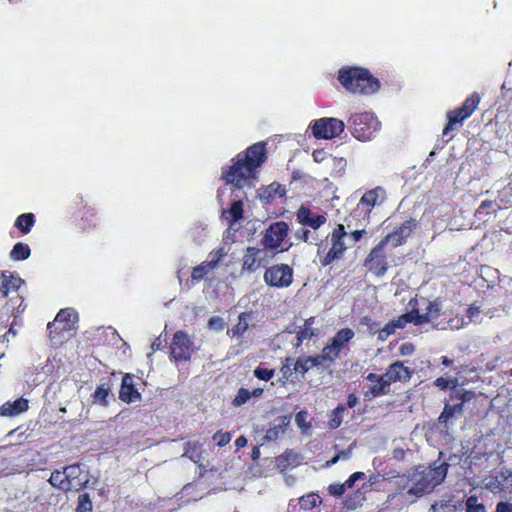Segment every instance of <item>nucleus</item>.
Instances as JSON below:
<instances>
[{"label": "nucleus", "mask_w": 512, "mask_h": 512, "mask_svg": "<svg viewBox=\"0 0 512 512\" xmlns=\"http://www.w3.org/2000/svg\"><path fill=\"white\" fill-rule=\"evenodd\" d=\"M479 102L480 97L478 94L474 93L464 101L461 107L448 112V123L443 130V135H448V133L454 129V125L456 123H461L470 117L477 108Z\"/></svg>", "instance_id": "obj_6"}, {"label": "nucleus", "mask_w": 512, "mask_h": 512, "mask_svg": "<svg viewBox=\"0 0 512 512\" xmlns=\"http://www.w3.org/2000/svg\"><path fill=\"white\" fill-rule=\"evenodd\" d=\"M346 164L347 161L344 158L329 155L325 166L331 170L332 175H341L345 170Z\"/></svg>", "instance_id": "obj_25"}, {"label": "nucleus", "mask_w": 512, "mask_h": 512, "mask_svg": "<svg viewBox=\"0 0 512 512\" xmlns=\"http://www.w3.org/2000/svg\"><path fill=\"white\" fill-rule=\"evenodd\" d=\"M448 464L443 462L434 466H418L410 471V487L407 494L422 497L434 490L446 478Z\"/></svg>", "instance_id": "obj_2"}, {"label": "nucleus", "mask_w": 512, "mask_h": 512, "mask_svg": "<svg viewBox=\"0 0 512 512\" xmlns=\"http://www.w3.org/2000/svg\"><path fill=\"white\" fill-rule=\"evenodd\" d=\"M389 390L387 389L384 384H382L380 381L373 383V385L370 387L369 391L366 393V397H369V394L371 397H377L379 395L387 394Z\"/></svg>", "instance_id": "obj_43"}, {"label": "nucleus", "mask_w": 512, "mask_h": 512, "mask_svg": "<svg viewBox=\"0 0 512 512\" xmlns=\"http://www.w3.org/2000/svg\"><path fill=\"white\" fill-rule=\"evenodd\" d=\"M293 279V270L286 264L274 265L264 274V281L272 287L285 288L290 286Z\"/></svg>", "instance_id": "obj_8"}, {"label": "nucleus", "mask_w": 512, "mask_h": 512, "mask_svg": "<svg viewBox=\"0 0 512 512\" xmlns=\"http://www.w3.org/2000/svg\"><path fill=\"white\" fill-rule=\"evenodd\" d=\"M315 335V331L311 328V327H304L303 329H301L296 338H297V343L296 345L299 346L304 340L306 339H310L312 336Z\"/></svg>", "instance_id": "obj_47"}, {"label": "nucleus", "mask_w": 512, "mask_h": 512, "mask_svg": "<svg viewBox=\"0 0 512 512\" xmlns=\"http://www.w3.org/2000/svg\"><path fill=\"white\" fill-rule=\"evenodd\" d=\"M22 283L23 280L19 277H6L5 275H3V281L0 286V292L3 294V296H7L10 290H17Z\"/></svg>", "instance_id": "obj_26"}, {"label": "nucleus", "mask_w": 512, "mask_h": 512, "mask_svg": "<svg viewBox=\"0 0 512 512\" xmlns=\"http://www.w3.org/2000/svg\"><path fill=\"white\" fill-rule=\"evenodd\" d=\"M34 224V215L32 213L21 214L15 222V226L23 233H28Z\"/></svg>", "instance_id": "obj_31"}, {"label": "nucleus", "mask_w": 512, "mask_h": 512, "mask_svg": "<svg viewBox=\"0 0 512 512\" xmlns=\"http://www.w3.org/2000/svg\"><path fill=\"white\" fill-rule=\"evenodd\" d=\"M294 366V372L300 373L304 375L306 372H308L310 369L316 367L317 369H321V366L318 363V360L315 357H306V358H299L296 362L293 364Z\"/></svg>", "instance_id": "obj_23"}, {"label": "nucleus", "mask_w": 512, "mask_h": 512, "mask_svg": "<svg viewBox=\"0 0 512 512\" xmlns=\"http://www.w3.org/2000/svg\"><path fill=\"white\" fill-rule=\"evenodd\" d=\"M348 124L353 135L361 140H370L373 133L379 129L380 123L372 113H355L351 115Z\"/></svg>", "instance_id": "obj_5"}, {"label": "nucleus", "mask_w": 512, "mask_h": 512, "mask_svg": "<svg viewBox=\"0 0 512 512\" xmlns=\"http://www.w3.org/2000/svg\"><path fill=\"white\" fill-rule=\"evenodd\" d=\"M494 202L493 201H490V200H484L480 206L478 207V209L476 210V216H478L479 218L483 215V214H488L489 212L487 211L489 208H491L493 206Z\"/></svg>", "instance_id": "obj_55"}, {"label": "nucleus", "mask_w": 512, "mask_h": 512, "mask_svg": "<svg viewBox=\"0 0 512 512\" xmlns=\"http://www.w3.org/2000/svg\"><path fill=\"white\" fill-rule=\"evenodd\" d=\"M119 397L126 403H131L141 399V394L135 388L134 376L131 374L124 375L122 379L121 388L119 391Z\"/></svg>", "instance_id": "obj_15"}, {"label": "nucleus", "mask_w": 512, "mask_h": 512, "mask_svg": "<svg viewBox=\"0 0 512 512\" xmlns=\"http://www.w3.org/2000/svg\"><path fill=\"white\" fill-rule=\"evenodd\" d=\"M345 412L344 407H337L334 410V417L329 421V426L332 429L338 428L342 423L341 414Z\"/></svg>", "instance_id": "obj_48"}, {"label": "nucleus", "mask_w": 512, "mask_h": 512, "mask_svg": "<svg viewBox=\"0 0 512 512\" xmlns=\"http://www.w3.org/2000/svg\"><path fill=\"white\" fill-rule=\"evenodd\" d=\"M296 238L307 243H314L317 240L316 233L302 227L295 233Z\"/></svg>", "instance_id": "obj_42"}, {"label": "nucleus", "mask_w": 512, "mask_h": 512, "mask_svg": "<svg viewBox=\"0 0 512 512\" xmlns=\"http://www.w3.org/2000/svg\"><path fill=\"white\" fill-rule=\"evenodd\" d=\"M364 477L365 474L363 472H355L345 481V485L347 486V488H351L353 487L357 480L362 479Z\"/></svg>", "instance_id": "obj_57"}, {"label": "nucleus", "mask_w": 512, "mask_h": 512, "mask_svg": "<svg viewBox=\"0 0 512 512\" xmlns=\"http://www.w3.org/2000/svg\"><path fill=\"white\" fill-rule=\"evenodd\" d=\"M288 230V224L283 221L272 223L263 236L264 247L270 250L277 249L287 236Z\"/></svg>", "instance_id": "obj_11"}, {"label": "nucleus", "mask_w": 512, "mask_h": 512, "mask_svg": "<svg viewBox=\"0 0 512 512\" xmlns=\"http://www.w3.org/2000/svg\"><path fill=\"white\" fill-rule=\"evenodd\" d=\"M301 460L300 454L294 450H286L281 455V461H286L289 465H297Z\"/></svg>", "instance_id": "obj_44"}, {"label": "nucleus", "mask_w": 512, "mask_h": 512, "mask_svg": "<svg viewBox=\"0 0 512 512\" xmlns=\"http://www.w3.org/2000/svg\"><path fill=\"white\" fill-rule=\"evenodd\" d=\"M347 236L348 232L346 231L345 226L343 224H339L331 235L332 246L321 260V264L323 266L330 265L334 260L339 259L342 256L343 252L347 248V244L343 239Z\"/></svg>", "instance_id": "obj_9"}, {"label": "nucleus", "mask_w": 512, "mask_h": 512, "mask_svg": "<svg viewBox=\"0 0 512 512\" xmlns=\"http://www.w3.org/2000/svg\"><path fill=\"white\" fill-rule=\"evenodd\" d=\"M367 223H368V220H366L364 222L363 218H356L353 221L352 228H348L347 224L344 225L345 229L347 228L349 230L347 237H349V239L351 241V243H350L351 245L356 243L357 241H359L362 238V236L364 234H366L365 227H366Z\"/></svg>", "instance_id": "obj_20"}, {"label": "nucleus", "mask_w": 512, "mask_h": 512, "mask_svg": "<svg viewBox=\"0 0 512 512\" xmlns=\"http://www.w3.org/2000/svg\"><path fill=\"white\" fill-rule=\"evenodd\" d=\"M297 219L304 226H309L313 229H318L325 223L326 218L323 215L312 216L310 209L301 206L297 212Z\"/></svg>", "instance_id": "obj_17"}, {"label": "nucleus", "mask_w": 512, "mask_h": 512, "mask_svg": "<svg viewBox=\"0 0 512 512\" xmlns=\"http://www.w3.org/2000/svg\"><path fill=\"white\" fill-rule=\"evenodd\" d=\"M320 503L319 497L315 494H309L300 498V505L303 509L309 510L318 506Z\"/></svg>", "instance_id": "obj_39"}, {"label": "nucleus", "mask_w": 512, "mask_h": 512, "mask_svg": "<svg viewBox=\"0 0 512 512\" xmlns=\"http://www.w3.org/2000/svg\"><path fill=\"white\" fill-rule=\"evenodd\" d=\"M279 433H280V427L270 428L266 431L264 438L269 441L276 440L279 436Z\"/></svg>", "instance_id": "obj_59"}, {"label": "nucleus", "mask_w": 512, "mask_h": 512, "mask_svg": "<svg viewBox=\"0 0 512 512\" xmlns=\"http://www.w3.org/2000/svg\"><path fill=\"white\" fill-rule=\"evenodd\" d=\"M208 326L215 331H222L224 329V320L219 316H213L209 319Z\"/></svg>", "instance_id": "obj_50"}, {"label": "nucleus", "mask_w": 512, "mask_h": 512, "mask_svg": "<svg viewBox=\"0 0 512 512\" xmlns=\"http://www.w3.org/2000/svg\"><path fill=\"white\" fill-rule=\"evenodd\" d=\"M386 198V192L382 187H376L367 191L361 197L357 207L345 218L348 228H352L353 221L356 218H363V221L369 219L370 212L374 206L380 205Z\"/></svg>", "instance_id": "obj_4"}, {"label": "nucleus", "mask_w": 512, "mask_h": 512, "mask_svg": "<svg viewBox=\"0 0 512 512\" xmlns=\"http://www.w3.org/2000/svg\"><path fill=\"white\" fill-rule=\"evenodd\" d=\"M183 457H188L194 463L202 459L201 444L198 441H189L185 444Z\"/></svg>", "instance_id": "obj_24"}, {"label": "nucleus", "mask_w": 512, "mask_h": 512, "mask_svg": "<svg viewBox=\"0 0 512 512\" xmlns=\"http://www.w3.org/2000/svg\"><path fill=\"white\" fill-rule=\"evenodd\" d=\"M503 487L504 485L498 475H490L484 479V488L493 493L502 490Z\"/></svg>", "instance_id": "obj_33"}, {"label": "nucleus", "mask_w": 512, "mask_h": 512, "mask_svg": "<svg viewBox=\"0 0 512 512\" xmlns=\"http://www.w3.org/2000/svg\"><path fill=\"white\" fill-rule=\"evenodd\" d=\"M454 397L461 400L462 403L469 402L475 397V393L467 390H456Z\"/></svg>", "instance_id": "obj_53"}, {"label": "nucleus", "mask_w": 512, "mask_h": 512, "mask_svg": "<svg viewBox=\"0 0 512 512\" xmlns=\"http://www.w3.org/2000/svg\"><path fill=\"white\" fill-rule=\"evenodd\" d=\"M389 376H392L394 381H407L410 379L412 371L403 365L402 362H394L389 367Z\"/></svg>", "instance_id": "obj_19"}, {"label": "nucleus", "mask_w": 512, "mask_h": 512, "mask_svg": "<svg viewBox=\"0 0 512 512\" xmlns=\"http://www.w3.org/2000/svg\"><path fill=\"white\" fill-rule=\"evenodd\" d=\"M213 439L217 441L219 447H223L231 441V434L229 432L218 431L214 434Z\"/></svg>", "instance_id": "obj_49"}, {"label": "nucleus", "mask_w": 512, "mask_h": 512, "mask_svg": "<svg viewBox=\"0 0 512 512\" xmlns=\"http://www.w3.org/2000/svg\"><path fill=\"white\" fill-rule=\"evenodd\" d=\"M93 504L90 499L89 494L83 493L78 497V505L76 508V512H90L92 510Z\"/></svg>", "instance_id": "obj_37"}, {"label": "nucleus", "mask_w": 512, "mask_h": 512, "mask_svg": "<svg viewBox=\"0 0 512 512\" xmlns=\"http://www.w3.org/2000/svg\"><path fill=\"white\" fill-rule=\"evenodd\" d=\"M294 364L293 360L291 358H286L285 362L283 363L281 367V373L283 375V378L286 380H289L292 378L294 372V368L292 369L291 366Z\"/></svg>", "instance_id": "obj_45"}, {"label": "nucleus", "mask_w": 512, "mask_h": 512, "mask_svg": "<svg viewBox=\"0 0 512 512\" xmlns=\"http://www.w3.org/2000/svg\"><path fill=\"white\" fill-rule=\"evenodd\" d=\"M405 317L408 318L409 322H413L416 325H422L426 323L425 321H422L423 314H420L416 309L406 313Z\"/></svg>", "instance_id": "obj_52"}, {"label": "nucleus", "mask_w": 512, "mask_h": 512, "mask_svg": "<svg viewBox=\"0 0 512 512\" xmlns=\"http://www.w3.org/2000/svg\"><path fill=\"white\" fill-rule=\"evenodd\" d=\"M30 248L27 244L22 242H18L14 245L13 249L10 252V257L15 260H25L30 256Z\"/></svg>", "instance_id": "obj_28"}, {"label": "nucleus", "mask_w": 512, "mask_h": 512, "mask_svg": "<svg viewBox=\"0 0 512 512\" xmlns=\"http://www.w3.org/2000/svg\"><path fill=\"white\" fill-rule=\"evenodd\" d=\"M338 80L350 93L372 94L380 88V82L368 70L359 67H346L339 71Z\"/></svg>", "instance_id": "obj_3"}, {"label": "nucleus", "mask_w": 512, "mask_h": 512, "mask_svg": "<svg viewBox=\"0 0 512 512\" xmlns=\"http://www.w3.org/2000/svg\"><path fill=\"white\" fill-rule=\"evenodd\" d=\"M464 502L454 495H444L435 501L428 512H463Z\"/></svg>", "instance_id": "obj_13"}, {"label": "nucleus", "mask_w": 512, "mask_h": 512, "mask_svg": "<svg viewBox=\"0 0 512 512\" xmlns=\"http://www.w3.org/2000/svg\"><path fill=\"white\" fill-rule=\"evenodd\" d=\"M401 355H410L414 351V346L411 343H404L399 348Z\"/></svg>", "instance_id": "obj_62"}, {"label": "nucleus", "mask_w": 512, "mask_h": 512, "mask_svg": "<svg viewBox=\"0 0 512 512\" xmlns=\"http://www.w3.org/2000/svg\"><path fill=\"white\" fill-rule=\"evenodd\" d=\"M63 471L66 476V480L70 481L71 483H74V480H76L81 474L79 464L66 466Z\"/></svg>", "instance_id": "obj_41"}, {"label": "nucleus", "mask_w": 512, "mask_h": 512, "mask_svg": "<svg viewBox=\"0 0 512 512\" xmlns=\"http://www.w3.org/2000/svg\"><path fill=\"white\" fill-rule=\"evenodd\" d=\"M274 370L258 367L254 370V375L261 380H270L273 377Z\"/></svg>", "instance_id": "obj_51"}, {"label": "nucleus", "mask_w": 512, "mask_h": 512, "mask_svg": "<svg viewBox=\"0 0 512 512\" xmlns=\"http://www.w3.org/2000/svg\"><path fill=\"white\" fill-rule=\"evenodd\" d=\"M496 512H512V504L508 502H499L496 506Z\"/></svg>", "instance_id": "obj_63"}, {"label": "nucleus", "mask_w": 512, "mask_h": 512, "mask_svg": "<svg viewBox=\"0 0 512 512\" xmlns=\"http://www.w3.org/2000/svg\"><path fill=\"white\" fill-rule=\"evenodd\" d=\"M354 447H355V443H352V444L349 445V447L347 449L338 452L337 456H338L339 460H348V459H350L351 454H352V450L354 449Z\"/></svg>", "instance_id": "obj_58"}, {"label": "nucleus", "mask_w": 512, "mask_h": 512, "mask_svg": "<svg viewBox=\"0 0 512 512\" xmlns=\"http://www.w3.org/2000/svg\"><path fill=\"white\" fill-rule=\"evenodd\" d=\"M49 483L52 486L57 487L65 492L73 490V488H74V483H71L70 481L66 480L64 471L61 472V471L55 470L54 472H52V474L49 478Z\"/></svg>", "instance_id": "obj_21"}, {"label": "nucleus", "mask_w": 512, "mask_h": 512, "mask_svg": "<svg viewBox=\"0 0 512 512\" xmlns=\"http://www.w3.org/2000/svg\"><path fill=\"white\" fill-rule=\"evenodd\" d=\"M396 485L401 489H409L410 487V472L407 475L398 476Z\"/></svg>", "instance_id": "obj_56"}, {"label": "nucleus", "mask_w": 512, "mask_h": 512, "mask_svg": "<svg viewBox=\"0 0 512 512\" xmlns=\"http://www.w3.org/2000/svg\"><path fill=\"white\" fill-rule=\"evenodd\" d=\"M386 243L381 240L369 253L365 260V266L374 275L380 277L385 274L388 268L384 247Z\"/></svg>", "instance_id": "obj_10"}, {"label": "nucleus", "mask_w": 512, "mask_h": 512, "mask_svg": "<svg viewBox=\"0 0 512 512\" xmlns=\"http://www.w3.org/2000/svg\"><path fill=\"white\" fill-rule=\"evenodd\" d=\"M354 336V332L349 329H341L335 337L331 340V342L338 347L340 350L341 348L347 343L349 340H351Z\"/></svg>", "instance_id": "obj_32"}, {"label": "nucleus", "mask_w": 512, "mask_h": 512, "mask_svg": "<svg viewBox=\"0 0 512 512\" xmlns=\"http://www.w3.org/2000/svg\"><path fill=\"white\" fill-rule=\"evenodd\" d=\"M265 160V146L259 142L249 147L246 153L238 155L236 161L222 172V178L237 189L250 187L255 180L256 169Z\"/></svg>", "instance_id": "obj_1"}, {"label": "nucleus", "mask_w": 512, "mask_h": 512, "mask_svg": "<svg viewBox=\"0 0 512 512\" xmlns=\"http://www.w3.org/2000/svg\"><path fill=\"white\" fill-rule=\"evenodd\" d=\"M340 349L336 347L332 342L325 346L322 350V354L315 356V358L318 360L319 365L321 366V369H324L326 367L325 363L332 362L334 359H336L339 355Z\"/></svg>", "instance_id": "obj_22"}, {"label": "nucleus", "mask_w": 512, "mask_h": 512, "mask_svg": "<svg viewBox=\"0 0 512 512\" xmlns=\"http://www.w3.org/2000/svg\"><path fill=\"white\" fill-rule=\"evenodd\" d=\"M229 214L233 222L240 220L243 216V203L241 200H236L232 203Z\"/></svg>", "instance_id": "obj_40"}, {"label": "nucleus", "mask_w": 512, "mask_h": 512, "mask_svg": "<svg viewBox=\"0 0 512 512\" xmlns=\"http://www.w3.org/2000/svg\"><path fill=\"white\" fill-rule=\"evenodd\" d=\"M465 507L466 512H486L485 506L478 502V498L476 496L468 497L465 503Z\"/></svg>", "instance_id": "obj_38"}, {"label": "nucleus", "mask_w": 512, "mask_h": 512, "mask_svg": "<svg viewBox=\"0 0 512 512\" xmlns=\"http://www.w3.org/2000/svg\"><path fill=\"white\" fill-rule=\"evenodd\" d=\"M192 341L189 336L178 331L174 334L171 343V355L176 361L188 360L191 357Z\"/></svg>", "instance_id": "obj_12"}, {"label": "nucleus", "mask_w": 512, "mask_h": 512, "mask_svg": "<svg viewBox=\"0 0 512 512\" xmlns=\"http://www.w3.org/2000/svg\"><path fill=\"white\" fill-rule=\"evenodd\" d=\"M78 315L73 309H62L56 315L54 321L48 324V330L52 332V327L62 324L61 330L68 331L77 322Z\"/></svg>", "instance_id": "obj_16"}, {"label": "nucleus", "mask_w": 512, "mask_h": 512, "mask_svg": "<svg viewBox=\"0 0 512 512\" xmlns=\"http://www.w3.org/2000/svg\"><path fill=\"white\" fill-rule=\"evenodd\" d=\"M379 381L384 384L388 390H390L391 383L395 382L394 379H392V376H389V369H387L385 374L380 375Z\"/></svg>", "instance_id": "obj_61"}, {"label": "nucleus", "mask_w": 512, "mask_h": 512, "mask_svg": "<svg viewBox=\"0 0 512 512\" xmlns=\"http://www.w3.org/2000/svg\"><path fill=\"white\" fill-rule=\"evenodd\" d=\"M416 227V220L410 219L401 224L397 230L388 234L382 241L383 243H392L393 247L402 245Z\"/></svg>", "instance_id": "obj_14"}, {"label": "nucleus", "mask_w": 512, "mask_h": 512, "mask_svg": "<svg viewBox=\"0 0 512 512\" xmlns=\"http://www.w3.org/2000/svg\"><path fill=\"white\" fill-rule=\"evenodd\" d=\"M251 397V392H249L247 389L240 388L236 397L233 400V404L235 406H240L244 404L248 399Z\"/></svg>", "instance_id": "obj_46"}, {"label": "nucleus", "mask_w": 512, "mask_h": 512, "mask_svg": "<svg viewBox=\"0 0 512 512\" xmlns=\"http://www.w3.org/2000/svg\"><path fill=\"white\" fill-rule=\"evenodd\" d=\"M249 319H250V314H248V313H241L239 315L238 323L233 328V334L234 335H243L244 332L249 327Z\"/></svg>", "instance_id": "obj_36"}, {"label": "nucleus", "mask_w": 512, "mask_h": 512, "mask_svg": "<svg viewBox=\"0 0 512 512\" xmlns=\"http://www.w3.org/2000/svg\"><path fill=\"white\" fill-rule=\"evenodd\" d=\"M441 311V302L436 299L432 302H429L426 312L423 313L422 321L429 323L431 320L436 319L440 315Z\"/></svg>", "instance_id": "obj_30"}, {"label": "nucleus", "mask_w": 512, "mask_h": 512, "mask_svg": "<svg viewBox=\"0 0 512 512\" xmlns=\"http://www.w3.org/2000/svg\"><path fill=\"white\" fill-rule=\"evenodd\" d=\"M263 250L257 249L255 247H248L246 250V254L243 257V269L253 271L254 265L257 261V257Z\"/></svg>", "instance_id": "obj_27"}, {"label": "nucleus", "mask_w": 512, "mask_h": 512, "mask_svg": "<svg viewBox=\"0 0 512 512\" xmlns=\"http://www.w3.org/2000/svg\"><path fill=\"white\" fill-rule=\"evenodd\" d=\"M109 386L102 384L98 386L93 394V401L100 405H107V397L109 396Z\"/></svg>", "instance_id": "obj_34"}, {"label": "nucleus", "mask_w": 512, "mask_h": 512, "mask_svg": "<svg viewBox=\"0 0 512 512\" xmlns=\"http://www.w3.org/2000/svg\"><path fill=\"white\" fill-rule=\"evenodd\" d=\"M312 133L318 139H332L344 130V123L337 118H320L312 126Z\"/></svg>", "instance_id": "obj_7"}, {"label": "nucleus", "mask_w": 512, "mask_h": 512, "mask_svg": "<svg viewBox=\"0 0 512 512\" xmlns=\"http://www.w3.org/2000/svg\"><path fill=\"white\" fill-rule=\"evenodd\" d=\"M286 193L285 188L278 184V183H272L269 186L265 188L263 193L261 194V198L266 199L267 201H270L275 196L282 197Z\"/></svg>", "instance_id": "obj_29"}, {"label": "nucleus", "mask_w": 512, "mask_h": 512, "mask_svg": "<svg viewBox=\"0 0 512 512\" xmlns=\"http://www.w3.org/2000/svg\"><path fill=\"white\" fill-rule=\"evenodd\" d=\"M216 266V262L210 261L209 263H202L195 267L192 271L191 277L193 280H201L208 272L209 269H213Z\"/></svg>", "instance_id": "obj_35"}, {"label": "nucleus", "mask_w": 512, "mask_h": 512, "mask_svg": "<svg viewBox=\"0 0 512 512\" xmlns=\"http://www.w3.org/2000/svg\"><path fill=\"white\" fill-rule=\"evenodd\" d=\"M480 313V309L479 307H476V306H470L468 309H467V317L469 318V321H474L475 317L477 315H479Z\"/></svg>", "instance_id": "obj_64"}, {"label": "nucleus", "mask_w": 512, "mask_h": 512, "mask_svg": "<svg viewBox=\"0 0 512 512\" xmlns=\"http://www.w3.org/2000/svg\"><path fill=\"white\" fill-rule=\"evenodd\" d=\"M347 486L345 482L343 484H331L328 487L329 493L333 496L340 497L344 494Z\"/></svg>", "instance_id": "obj_54"}, {"label": "nucleus", "mask_w": 512, "mask_h": 512, "mask_svg": "<svg viewBox=\"0 0 512 512\" xmlns=\"http://www.w3.org/2000/svg\"><path fill=\"white\" fill-rule=\"evenodd\" d=\"M329 155H326V153L323 150H316L313 152V158L316 162H324V165L327 164V158Z\"/></svg>", "instance_id": "obj_60"}, {"label": "nucleus", "mask_w": 512, "mask_h": 512, "mask_svg": "<svg viewBox=\"0 0 512 512\" xmlns=\"http://www.w3.org/2000/svg\"><path fill=\"white\" fill-rule=\"evenodd\" d=\"M28 409V400L19 398L13 402H6L0 407V415L13 417Z\"/></svg>", "instance_id": "obj_18"}]
</instances>
